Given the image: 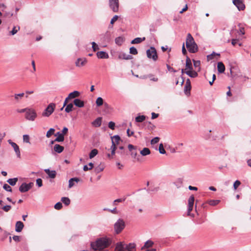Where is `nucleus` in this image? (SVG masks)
I'll return each mask as SVG.
<instances>
[{
	"label": "nucleus",
	"mask_w": 251,
	"mask_h": 251,
	"mask_svg": "<svg viewBox=\"0 0 251 251\" xmlns=\"http://www.w3.org/2000/svg\"><path fill=\"white\" fill-rule=\"evenodd\" d=\"M136 245L134 243H130L125 245V250L127 251H135Z\"/></svg>",
	"instance_id": "obj_21"
},
{
	"label": "nucleus",
	"mask_w": 251,
	"mask_h": 251,
	"mask_svg": "<svg viewBox=\"0 0 251 251\" xmlns=\"http://www.w3.org/2000/svg\"><path fill=\"white\" fill-rule=\"evenodd\" d=\"M118 15H115L111 20L110 24L113 25L118 19Z\"/></svg>",
	"instance_id": "obj_62"
},
{
	"label": "nucleus",
	"mask_w": 251,
	"mask_h": 251,
	"mask_svg": "<svg viewBox=\"0 0 251 251\" xmlns=\"http://www.w3.org/2000/svg\"><path fill=\"white\" fill-rule=\"evenodd\" d=\"M236 8L239 11H244L246 8L244 0H236Z\"/></svg>",
	"instance_id": "obj_12"
},
{
	"label": "nucleus",
	"mask_w": 251,
	"mask_h": 251,
	"mask_svg": "<svg viewBox=\"0 0 251 251\" xmlns=\"http://www.w3.org/2000/svg\"><path fill=\"white\" fill-rule=\"evenodd\" d=\"M125 245H126L124 244L123 242H118L116 245L115 249L117 251H126Z\"/></svg>",
	"instance_id": "obj_20"
},
{
	"label": "nucleus",
	"mask_w": 251,
	"mask_h": 251,
	"mask_svg": "<svg viewBox=\"0 0 251 251\" xmlns=\"http://www.w3.org/2000/svg\"><path fill=\"white\" fill-rule=\"evenodd\" d=\"M195 43L194 39L190 33H188L187 35L186 40V47L189 48L190 45Z\"/></svg>",
	"instance_id": "obj_13"
},
{
	"label": "nucleus",
	"mask_w": 251,
	"mask_h": 251,
	"mask_svg": "<svg viewBox=\"0 0 251 251\" xmlns=\"http://www.w3.org/2000/svg\"><path fill=\"white\" fill-rule=\"evenodd\" d=\"M102 118L98 117L96 120L92 122V125L93 126L96 127H100L101 125Z\"/></svg>",
	"instance_id": "obj_22"
},
{
	"label": "nucleus",
	"mask_w": 251,
	"mask_h": 251,
	"mask_svg": "<svg viewBox=\"0 0 251 251\" xmlns=\"http://www.w3.org/2000/svg\"><path fill=\"white\" fill-rule=\"evenodd\" d=\"M146 40L145 37L140 38V37H137L132 40L131 42V43L132 44H139L141 43L142 42L145 41Z\"/></svg>",
	"instance_id": "obj_32"
},
{
	"label": "nucleus",
	"mask_w": 251,
	"mask_h": 251,
	"mask_svg": "<svg viewBox=\"0 0 251 251\" xmlns=\"http://www.w3.org/2000/svg\"><path fill=\"white\" fill-rule=\"evenodd\" d=\"M55 129L53 128H50L47 132L46 136L48 138L50 137L54 133Z\"/></svg>",
	"instance_id": "obj_46"
},
{
	"label": "nucleus",
	"mask_w": 251,
	"mask_h": 251,
	"mask_svg": "<svg viewBox=\"0 0 251 251\" xmlns=\"http://www.w3.org/2000/svg\"><path fill=\"white\" fill-rule=\"evenodd\" d=\"M191 89V81L189 78L186 80L185 85L184 86V93L186 95L189 96L190 95V90Z\"/></svg>",
	"instance_id": "obj_11"
},
{
	"label": "nucleus",
	"mask_w": 251,
	"mask_h": 251,
	"mask_svg": "<svg viewBox=\"0 0 251 251\" xmlns=\"http://www.w3.org/2000/svg\"><path fill=\"white\" fill-rule=\"evenodd\" d=\"M193 62L194 67L197 68H198V71L199 72L201 70V61L200 60H195L193 59Z\"/></svg>",
	"instance_id": "obj_42"
},
{
	"label": "nucleus",
	"mask_w": 251,
	"mask_h": 251,
	"mask_svg": "<svg viewBox=\"0 0 251 251\" xmlns=\"http://www.w3.org/2000/svg\"><path fill=\"white\" fill-rule=\"evenodd\" d=\"M217 69L219 73H223L225 71V66L222 62H219L217 64Z\"/></svg>",
	"instance_id": "obj_29"
},
{
	"label": "nucleus",
	"mask_w": 251,
	"mask_h": 251,
	"mask_svg": "<svg viewBox=\"0 0 251 251\" xmlns=\"http://www.w3.org/2000/svg\"><path fill=\"white\" fill-rule=\"evenodd\" d=\"M54 135L55 136H57V137L55 139V141L58 142L64 141V136L60 132H57L56 134H55Z\"/></svg>",
	"instance_id": "obj_26"
},
{
	"label": "nucleus",
	"mask_w": 251,
	"mask_h": 251,
	"mask_svg": "<svg viewBox=\"0 0 251 251\" xmlns=\"http://www.w3.org/2000/svg\"><path fill=\"white\" fill-rule=\"evenodd\" d=\"M115 124L113 122L110 121L108 123V127L114 130L115 129Z\"/></svg>",
	"instance_id": "obj_57"
},
{
	"label": "nucleus",
	"mask_w": 251,
	"mask_h": 251,
	"mask_svg": "<svg viewBox=\"0 0 251 251\" xmlns=\"http://www.w3.org/2000/svg\"><path fill=\"white\" fill-rule=\"evenodd\" d=\"M109 6L114 12H117L119 6L118 0H109Z\"/></svg>",
	"instance_id": "obj_9"
},
{
	"label": "nucleus",
	"mask_w": 251,
	"mask_h": 251,
	"mask_svg": "<svg viewBox=\"0 0 251 251\" xmlns=\"http://www.w3.org/2000/svg\"><path fill=\"white\" fill-rule=\"evenodd\" d=\"M146 116L144 115H139L135 118V121L137 123H141L145 120Z\"/></svg>",
	"instance_id": "obj_37"
},
{
	"label": "nucleus",
	"mask_w": 251,
	"mask_h": 251,
	"mask_svg": "<svg viewBox=\"0 0 251 251\" xmlns=\"http://www.w3.org/2000/svg\"><path fill=\"white\" fill-rule=\"evenodd\" d=\"M153 75L152 74H150L149 75V78H150L151 80H152V81H157L158 79L157 77H153Z\"/></svg>",
	"instance_id": "obj_64"
},
{
	"label": "nucleus",
	"mask_w": 251,
	"mask_h": 251,
	"mask_svg": "<svg viewBox=\"0 0 251 251\" xmlns=\"http://www.w3.org/2000/svg\"><path fill=\"white\" fill-rule=\"evenodd\" d=\"M187 49L190 53H196L198 51V47L196 43L190 45Z\"/></svg>",
	"instance_id": "obj_18"
},
{
	"label": "nucleus",
	"mask_w": 251,
	"mask_h": 251,
	"mask_svg": "<svg viewBox=\"0 0 251 251\" xmlns=\"http://www.w3.org/2000/svg\"><path fill=\"white\" fill-rule=\"evenodd\" d=\"M119 151H117V153L120 154L122 158H124L127 155V151L125 150L123 146L118 147Z\"/></svg>",
	"instance_id": "obj_15"
},
{
	"label": "nucleus",
	"mask_w": 251,
	"mask_h": 251,
	"mask_svg": "<svg viewBox=\"0 0 251 251\" xmlns=\"http://www.w3.org/2000/svg\"><path fill=\"white\" fill-rule=\"evenodd\" d=\"M160 138L158 137H155L152 139L151 141V143L152 145L157 143L159 141Z\"/></svg>",
	"instance_id": "obj_54"
},
{
	"label": "nucleus",
	"mask_w": 251,
	"mask_h": 251,
	"mask_svg": "<svg viewBox=\"0 0 251 251\" xmlns=\"http://www.w3.org/2000/svg\"><path fill=\"white\" fill-rule=\"evenodd\" d=\"M220 202V200H210L207 201L206 203L209 204L210 205L215 206L219 203Z\"/></svg>",
	"instance_id": "obj_35"
},
{
	"label": "nucleus",
	"mask_w": 251,
	"mask_h": 251,
	"mask_svg": "<svg viewBox=\"0 0 251 251\" xmlns=\"http://www.w3.org/2000/svg\"><path fill=\"white\" fill-rule=\"evenodd\" d=\"M30 138L28 135L25 134L23 135V141L27 143H30Z\"/></svg>",
	"instance_id": "obj_52"
},
{
	"label": "nucleus",
	"mask_w": 251,
	"mask_h": 251,
	"mask_svg": "<svg viewBox=\"0 0 251 251\" xmlns=\"http://www.w3.org/2000/svg\"><path fill=\"white\" fill-rule=\"evenodd\" d=\"M112 241L107 237H101L98 238L95 242L91 243V248L94 251L102 250L108 248L111 245Z\"/></svg>",
	"instance_id": "obj_1"
},
{
	"label": "nucleus",
	"mask_w": 251,
	"mask_h": 251,
	"mask_svg": "<svg viewBox=\"0 0 251 251\" xmlns=\"http://www.w3.org/2000/svg\"><path fill=\"white\" fill-rule=\"evenodd\" d=\"M55 209L60 210L62 208V204L61 202H57L54 206Z\"/></svg>",
	"instance_id": "obj_53"
},
{
	"label": "nucleus",
	"mask_w": 251,
	"mask_h": 251,
	"mask_svg": "<svg viewBox=\"0 0 251 251\" xmlns=\"http://www.w3.org/2000/svg\"><path fill=\"white\" fill-rule=\"evenodd\" d=\"M8 142L14 149V150L15 151V153L17 155V157L20 158L21 157V152H20V150L19 147L18 146V145L16 143H15V142H12V140L10 139L8 140Z\"/></svg>",
	"instance_id": "obj_10"
},
{
	"label": "nucleus",
	"mask_w": 251,
	"mask_h": 251,
	"mask_svg": "<svg viewBox=\"0 0 251 251\" xmlns=\"http://www.w3.org/2000/svg\"><path fill=\"white\" fill-rule=\"evenodd\" d=\"M154 244V243L151 240H149L147 241L143 247H142L141 250H143L144 249H148L151 247Z\"/></svg>",
	"instance_id": "obj_31"
},
{
	"label": "nucleus",
	"mask_w": 251,
	"mask_h": 251,
	"mask_svg": "<svg viewBox=\"0 0 251 251\" xmlns=\"http://www.w3.org/2000/svg\"><path fill=\"white\" fill-rule=\"evenodd\" d=\"M128 149L131 157L134 159H136L137 161H139L140 160V155H137V147L132 144H129L128 145Z\"/></svg>",
	"instance_id": "obj_6"
},
{
	"label": "nucleus",
	"mask_w": 251,
	"mask_h": 251,
	"mask_svg": "<svg viewBox=\"0 0 251 251\" xmlns=\"http://www.w3.org/2000/svg\"><path fill=\"white\" fill-rule=\"evenodd\" d=\"M37 116L36 111L32 108H28L25 113V118L29 121H34Z\"/></svg>",
	"instance_id": "obj_4"
},
{
	"label": "nucleus",
	"mask_w": 251,
	"mask_h": 251,
	"mask_svg": "<svg viewBox=\"0 0 251 251\" xmlns=\"http://www.w3.org/2000/svg\"><path fill=\"white\" fill-rule=\"evenodd\" d=\"M66 106V107L65 108V111L66 113H69L71 112L74 109V104L73 103H69Z\"/></svg>",
	"instance_id": "obj_34"
},
{
	"label": "nucleus",
	"mask_w": 251,
	"mask_h": 251,
	"mask_svg": "<svg viewBox=\"0 0 251 251\" xmlns=\"http://www.w3.org/2000/svg\"><path fill=\"white\" fill-rule=\"evenodd\" d=\"M11 209V206L10 205H4L3 207H2V209L5 212H8Z\"/></svg>",
	"instance_id": "obj_55"
},
{
	"label": "nucleus",
	"mask_w": 251,
	"mask_h": 251,
	"mask_svg": "<svg viewBox=\"0 0 251 251\" xmlns=\"http://www.w3.org/2000/svg\"><path fill=\"white\" fill-rule=\"evenodd\" d=\"M45 172L49 176L50 178H54L56 176V172L55 170L50 171L49 169L44 170Z\"/></svg>",
	"instance_id": "obj_16"
},
{
	"label": "nucleus",
	"mask_w": 251,
	"mask_h": 251,
	"mask_svg": "<svg viewBox=\"0 0 251 251\" xmlns=\"http://www.w3.org/2000/svg\"><path fill=\"white\" fill-rule=\"evenodd\" d=\"M185 74L192 78H195L198 76V73L193 70L185 71Z\"/></svg>",
	"instance_id": "obj_25"
},
{
	"label": "nucleus",
	"mask_w": 251,
	"mask_h": 251,
	"mask_svg": "<svg viewBox=\"0 0 251 251\" xmlns=\"http://www.w3.org/2000/svg\"><path fill=\"white\" fill-rule=\"evenodd\" d=\"M36 182L37 185L39 187H41L43 185L42 180L41 178H37L36 179Z\"/></svg>",
	"instance_id": "obj_59"
},
{
	"label": "nucleus",
	"mask_w": 251,
	"mask_h": 251,
	"mask_svg": "<svg viewBox=\"0 0 251 251\" xmlns=\"http://www.w3.org/2000/svg\"><path fill=\"white\" fill-rule=\"evenodd\" d=\"M91 44L92 45V49L94 51H96L99 49L98 45H97L95 42H93Z\"/></svg>",
	"instance_id": "obj_56"
},
{
	"label": "nucleus",
	"mask_w": 251,
	"mask_h": 251,
	"mask_svg": "<svg viewBox=\"0 0 251 251\" xmlns=\"http://www.w3.org/2000/svg\"><path fill=\"white\" fill-rule=\"evenodd\" d=\"M33 185V183L32 182H30L29 183L24 182L19 187V191L21 193L26 192L31 188Z\"/></svg>",
	"instance_id": "obj_8"
},
{
	"label": "nucleus",
	"mask_w": 251,
	"mask_h": 251,
	"mask_svg": "<svg viewBox=\"0 0 251 251\" xmlns=\"http://www.w3.org/2000/svg\"><path fill=\"white\" fill-rule=\"evenodd\" d=\"M87 63V60L86 58H78L75 62V65L77 67H80L84 66Z\"/></svg>",
	"instance_id": "obj_14"
},
{
	"label": "nucleus",
	"mask_w": 251,
	"mask_h": 251,
	"mask_svg": "<svg viewBox=\"0 0 251 251\" xmlns=\"http://www.w3.org/2000/svg\"><path fill=\"white\" fill-rule=\"evenodd\" d=\"M185 67L186 69H189V70L193 69L191 60L188 56H186Z\"/></svg>",
	"instance_id": "obj_27"
},
{
	"label": "nucleus",
	"mask_w": 251,
	"mask_h": 251,
	"mask_svg": "<svg viewBox=\"0 0 251 251\" xmlns=\"http://www.w3.org/2000/svg\"><path fill=\"white\" fill-rule=\"evenodd\" d=\"M98 153V151L97 149H93L90 152L89 156L90 159H92L94 158L95 156H96Z\"/></svg>",
	"instance_id": "obj_38"
},
{
	"label": "nucleus",
	"mask_w": 251,
	"mask_h": 251,
	"mask_svg": "<svg viewBox=\"0 0 251 251\" xmlns=\"http://www.w3.org/2000/svg\"><path fill=\"white\" fill-rule=\"evenodd\" d=\"M158 150H159L160 153H161V154H164L166 153V151L164 149L163 145L162 143L160 144V145L159 146Z\"/></svg>",
	"instance_id": "obj_49"
},
{
	"label": "nucleus",
	"mask_w": 251,
	"mask_h": 251,
	"mask_svg": "<svg viewBox=\"0 0 251 251\" xmlns=\"http://www.w3.org/2000/svg\"><path fill=\"white\" fill-rule=\"evenodd\" d=\"M97 106L99 107L101 106L103 104V100L102 98L98 97L96 101Z\"/></svg>",
	"instance_id": "obj_44"
},
{
	"label": "nucleus",
	"mask_w": 251,
	"mask_h": 251,
	"mask_svg": "<svg viewBox=\"0 0 251 251\" xmlns=\"http://www.w3.org/2000/svg\"><path fill=\"white\" fill-rule=\"evenodd\" d=\"M140 153L142 156H146L151 153V151L149 148H144L142 151H140Z\"/></svg>",
	"instance_id": "obj_33"
},
{
	"label": "nucleus",
	"mask_w": 251,
	"mask_h": 251,
	"mask_svg": "<svg viewBox=\"0 0 251 251\" xmlns=\"http://www.w3.org/2000/svg\"><path fill=\"white\" fill-rule=\"evenodd\" d=\"M195 201V197L194 195H191L188 200V208H187V215L194 217L193 214H191V212L192 211L194 207V204Z\"/></svg>",
	"instance_id": "obj_7"
},
{
	"label": "nucleus",
	"mask_w": 251,
	"mask_h": 251,
	"mask_svg": "<svg viewBox=\"0 0 251 251\" xmlns=\"http://www.w3.org/2000/svg\"><path fill=\"white\" fill-rule=\"evenodd\" d=\"M238 26L239 27V31H237V32L240 35H244L245 34L244 27L242 26L241 24H239Z\"/></svg>",
	"instance_id": "obj_51"
},
{
	"label": "nucleus",
	"mask_w": 251,
	"mask_h": 251,
	"mask_svg": "<svg viewBox=\"0 0 251 251\" xmlns=\"http://www.w3.org/2000/svg\"><path fill=\"white\" fill-rule=\"evenodd\" d=\"M147 56L148 58L152 59L156 61L158 59V54L156 50L154 47H151L150 48L146 51Z\"/></svg>",
	"instance_id": "obj_3"
},
{
	"label": "nucleus",
	"mask_w": 251,
	"mask_h": 251,
	"mask_svg": "<svg viewBox=\"0 0 251 251\" xmlns=\"http://www.w3.org/2000/svg\"><path fill=\"white\" fill-rule=\"evenodd\" d=\"M56 104L54 103H50L42 113L44 117H49L54 111Z\"/></svg>",
	"instance_id": "obj_5"
},
{
	"label": "nucleus",
	"mask_w": 251,
	"mask_h": 251,
	"mask_svg": "<svg viewBox=\"0 0 251 251\" xmlns=\"http://www.w3.org/2000/svg\"><path fill=\"white\" fill-rule=\"evenodd\" d=\"M19 29H20L19 26L18 27V29L16 28V27L14 26L12 30L10 31V33L11 34V35H13L15 34Z\"/></svg>",
	"instance_id": "obj_58"
},
{
	"label": "nucleus",
	"mask_w": 251,
	"mask_h": 251,
	"mask_svg": "<svg viewBox=\"0 0 251 251\" xmlns=\"http://www.w3.org/2000/svg\"><path fill=\"white\" fill-rule=\"evenodd\" d=\"M3 188L7 192H12V191L11 187L6 183L4 184Z\"/></svg>",
	"instance_id": "obj_50"
},
{
	"label": "nucleus",
	"mask_w": 251,
	"mask_h": 251,
	"mask_svg": "<svg viewBox=\"0 0 251 251\" xmlns=\"http://www.w3.org/2000/svg\"><path fill=\"white\" fill-rule=\"evenodd\" d=\"M126 227V223L122 219H119L114 225L115 233L119 234L122 232Z\"/></svg>",
	"instance_id": "obj_2"
},
{
	"label": "nucleus",
	"mask_w": 251,
	"mask_h": 251,
	"mask_svg": "<svg viewBox=\"0 0 251 251\" xmlns=\"http://www.w3.org/2000/svg\"><path fill=\"white\" fill-rule=\"evenodd\" d=\"M24 95L25 94L24 93L16 94L14 95V98L17 101H18L20 99L24 97Z\"/></svg>",
	"instance_id": "obj_47"
},
{
	"label": "nucleus",
	"mask_w": 251,
	"mask_h": 251,
	"mask_svg": "<svg viewBox=\"0 0 251 251\" xmlns=\"http://www.w3.org/2000/svg\"><path fill=\"white\" fill-rule=\"evenodd\" d=\"M74 104L79 108H82L84 106V102L79 99H75L73 101Z\"/></svg>",
	"instance_id": "obj_17"
},
{
	"label": "nucleus",
	"mask_w": 251,
	"mask_h": 251,
	"mask_svg": "<svg viewBox=\"0 0 251 251\" xmlns=\"http://www.w3.org/2000/svg\"><path fill=\"white\" fill-rule=\"evenodd\" d=\"M18 179L17 177L9 178L7 180V182L11 186H14L16 185Z\"/></svg>",
	"instance_id": "obj_36"
},
{
	"label": "nucleus",
	"mask_w": 251,
	"mask_h": 251,
	"mask_svg": "<svg viewBox=\"0 0 251 251\" xmlns=\"http://www.w3.org/2000/svg\"><path fill=\"white\" fill-rule=\"evenodd\" d=\"M115 43L117 45L119 46H121L122 45L123 42H124V38L121 36L118 37L116 38L115 40Z\"/></svg>",
	"instance_id": "obj_39"
},
{
	"label": "nucleus",
	"mask_w": 251,
	"mask_h": 251,
	"mask_svg": "<svg viewBox=\"0 0 251 251\" xmlns=\"http://www.w3.org/2000/svg\"><path fill=\"white\" fill-rule=\"evenodd\" d=\"M118 58L120 59L130 60L133 58V56L131 55L122 52L119 54Z\"/></svg>",
	"instance_id": "obj_19"
},
{
	"label": "nucleus",
	"mask_w": 251,
	"mask_h": 251,
	"mask_svg": "<svg viewBox=\"0 0 251 251\" xmlns=\"http://www.w3.org/2000/svg\"><path fill=\"white\" fill-rule=\"evenodd\" d=\"M24 226V225L23 222L21 221L17 222L15 225L16 231L18 232H21Z\"/></svg>",
	"instance_id": "obj_23"
},
{
	"label": "nucleus",
	"mask_w": 251,
	"mask_h": 251,
	"mask_svg": "<svg viewBox=\"0 0 251 251\" xmlns=\"http://www.w3.org/2000/svg\"><path fill=\"white\" fill-rule=\"evenodd\" d=\"M129 53L133 55H136L138 53V51L134 47H131L129 49Z\"/></svg>",
	"instance_id": "obj_48"
},
{
	"label": "nucleus",
	"mask_w": 251,
	"mask_h": 251,
	"mask_svg": "<svg viewBox=\"0 0 251 251\" xmlns=\"http://www.w3.org/2000/svg\"><path fill=\"white\" fill-rule=\"evenodd\" d=\"M97 55L99 58L101 59H106L109 57L108 54L107 52L103 51L97 52Z\"/></svg>",
	"instance_id": "obj_24"
},
{
	"label": "nucleus",
	"mask_w": 251,
	"mask_h": 251,
	"mask_svg": "<svg viewBox=\"0 0 251 251\" xmlns=\"http://www.w3.org/2000/svg\"><path fill=\"white\" fill-rule=\"evenodd\" d=\"M80 92L77 91H74L73 92L70 93L68 95V99H72L75 98H77L80 96Z\"/></svg>",
	"instance_id": "obj_30"
},
{
	"label": "nucleus",
	"mask_w": 251,
	"mask_h": 251,
	"mask_svg": "<svg viewBox=\"0 0 251 251\" xmlns=\"http://www.w3.org/2000/svg\"><path fill=\"white\" fill-rule=\"evenodd\" d=\"M217 55L220 56V54L219 53H217L214 51H213V52L211 54H209L207 56V61H210V60L213 59L214 58L215 56H217Z\"/></svg>",
	"instance_id": "obj_40"
},
{
	"label": "nucleus",
	"mask_w": 251,
	"mask_h": 251,
	"mask_svg": "<svg viewBox=\"0 0 251 251\" xmlns=\"http://www.w3.org/2000/svg\"><path fill=\"white\" fill-rule=\"evenodd\" d=\"M126 199V198L125 197V198H122V199H116V200L114 201L113 202V204L114 205H117V203L124 202V201H125Z\"/></svg>",
	"instance_id": "obj_45"
},
{
	"label": "nucleus",
	"mask_w": 251,
	"mask_h": 251,
	"mask_svg": "<svg viewBox=\"0 0 251 251\" xmlns=\"http://www.w3.org/2000/svg\"><path fill=\"white\" fill-rule=\"evenodd\" d=\"M64 147L59 144H55L53 147L54 151L58 153H61L64 151Z\"/></svg>",
	"instance_id": "obj_28"
},
{
	"label": "nucleus",
	"mask_w": 251,
	"mask_h": 251,
	"mask_svg": "<svg viewBox=\"0 0 251 251\" xmlns=\"http://www.w3.org/2000/svg\"><path fill=\"white\" fill-rule=\"evenodd\" d=\"M61 201L66 206L69 205L71 202L70 199L68 197H62Z\"/></svg>",
	"instance_id": "obj_41"
},
{
	"label": "nucleus",
	"mask_w": 251,
	"mask_h": 251,
	"mask_svg": "<svg viewBox=\"0 0 251 251\" xmlns=\"http://www.w3.org/2000/svg\"><path fill=\"white\" fill-rule=\"evenodd\" d=\"M103 170V168L100 166H98L95 169V172L96 173H99Z\"/></svg>",
	"instance_id": "obj_61"
},
{
	"label": "nucleus",
	"mask_w": 251,
	"mask_h": 251,
	"mask_svg": "<svg viewBox=\"0 0 251 251\" xmlns=\"http://www.w3.org/2000/svg\"><path fill=\"white\" fill-rule=\"evenodd\" d=\"M112 140L113 139L115 142V144L118 145L119 144V141L121 140V138L119 135H115L111 137Z\"/></svg>",
	"instance_id": "obj_43"
},
{
	"label": "nucleus",
	"mask_w": 251,
	"mask_h": 251,
	"mask_svg": "<svg viewBox=\"0 0 251 251\" xmlns=\"http://www.w3.org/2000/svg\"><path fill=\"white\" fill-rule=\"evenodd\" d=\"M117 149V145L115 144V142L112 139V145L111 146L110 150H116Z\"/></svg>",
	"instance_id": "obj_60"
},
{
	"label": "nucleus",
	"mask_w": 251,
	"mask_h": 251,
	"mask_svg": "<svg viewBox=\"0 0 251 251\" xmlns=\"http://www.w3.org/2000/svg\"><path fill=\"white\" fill-rule=\"evenodd\" d=\"M166 66H167L168 70L169 72H174V73L176 72V71L173 68L171 67L169 65L166 64Z\"/></svg>",
	"instance_id": "obj_63"
}]
</instances>
